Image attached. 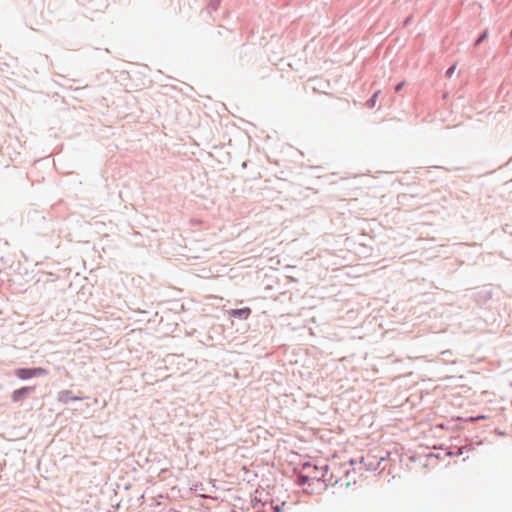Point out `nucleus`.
Segmentation results:
<instances>
[{
	"instance_id": "obj_2",
	"label": "nucleus",
	"mask_w": 512,
	"mask_h": 512,
	"mask_svg": "<svg viewBox=\"0 0 512 512\" xmlns=\"http://www.w3.org/2000/svg\"><path fill=\"white\" fill-rule=\"evenodd\" d=\"M15 375L21 380H27L47 374V370L42 367L37 368H19L15 370Z\"/></svg>"
},
{
	"instance_id": "obj_3",
	"label": "nucleus",
	"mask_w": 512,
	"mask_h": 512,
	"mask_svg": "<svg viewBox=\"0 0 512 512\" xmlns=\"http://www.w3.org/2000/svg\"><path fill=\"white\" fill-rule=\"evenodd\" d=\"M34 391L33 386H24L17 390H14L11 394V399L13 402L18 403L24 400L30 392Z\"/></svg>"
},
{
	"instance_id": "obj_4",
	"label": "nucleus",
	"mask_w": 512,
	"mask_h": 512,
	"mask_svg": "<svg viewBox=\"0 0 512 512\" xmlns=\"http://www.w3.org/2000/svg\"><path fill=\"white\" fill-rule=\"evenodd\" d=\"M251 314V309L249 307L241 308V309H232L228 311V315L232 318H241L247 319Z\"/></svg>"
},
{
	"instance_id": "obj_7",
	"label": "nucleus",
	"mask_w": 512,
	"mask_h": 512,
	"mask_svg": "<svg viewBox=\"0 0 512 512\" xmlns=\"http://www.w3.org/2000/svg\"><path fill=\"white\" fill-rule=\"evenodd\" d=\"M487 36H488V32L484 31V33L476 41V45H479L484 39L487 38Z\"/></svg>"
},
{
	"instance_id": "obj_9",
	"label": "nucleus",
	"mask_w": 512,
	"mask_h": 512,
	"mask_svg": "<svg viewBox=\"0 0 512 512\" xmlns=\"http://www.w3.org/2000/svg\"><path fill=\"white\" fill-rule=\"evenodd\" d=\"M403 86H404V82L399 83V84L395 87V91H396V92H399V91L402 89V87H403Z\"/></svg>"
},
{
	"instance_id": "obj_8",
	"label": "nucleus",
	"mask_w": 512,
	"mask_h": 512,
	"mask_svg": "<svg viewBox=\"0 0 512 512\" xmlns=\"http://www.w3.org/2000/svg\"><path fill=\"white\" fill-rule=\"evenodd\" d=\"M454 70H455V66H452L447 70L446 74L450 77L453 74Z\"/></svg>"
},
{
	"instance_id": "obj_5",
	"label": "nucleus",
	"mask_w": 512,
	"mask_h": 512,
	"mask_svg": "<svg viewBox=\"0 0 512 512\" xmlns=\"http://www.w3.org/2000/svg\"><path fill=\"white\" fill-rule=\"evenodd\" d=\"M58 399H59V401H61L63 403H67L69 400H73V401L80 400L79 397L71 396L69 391L60 392L58 395Z\"/></svg>"
},
{
	"instance_id": "obj_6",
	"label": "nucleus",
	"mask_w": 512,
	"mask_h": 512,
	"mask_svg": "<svg viewBox=\"0 0 512 512\" xmlns=\"http://www.w3.org/2000/svg\"><path fill=\"white\" fill-rule=\"evenodd\" d=\"M380 94V91H377L373 94V96L371 97V99L369 101H367V105L370 107V108H373L375 105H376V101H377V98Z\"/></svg>"
},
{
	"instance_id": "obj_1",
	"label": "nucleus",
	"mask_w": 512,
	"mask_h": 512,
	"mask_svg": "<svg viewBox=\"0 0 512 512\" xmlns=\"http://www.w3.org/2000/svg\"><path fill=\"white\" fill-rule=\"evenodd\" d=\"M328 466L326 464L306 463L303 466L302 480L304 483L311 481H326Z\"/></svg>"
}]
</instances>
